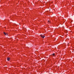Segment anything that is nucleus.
<instances>
[{
  "label": "nucleus",
  "mask_w": 74,
  "mask_h": 74,
  "mask_svg": "<svg viewBox=\"0 0 74 74\" xmlns=\"http://www.w3.org/2000/svg\"><path fill=\"white\" fill-rule=\"evenodd\" d=\"M48 22H49V23H50V21H48Z\"/></svg>",
  "instance_id": "5"
},
{
  "label": "nucleus",
  "mask_w": 74,
  "mask_h": 74,
  "mask_svg": "<svg viewBox=\"0 0 74 74\" xmlns=\"http://www.w3.org/2000/svg\"><path fill=\"white\" fill-rule=\"evenodd\" d=\"M40 36L41 37H42V38H44V37H45V36H44V35H40Z\"/></svg>",
  "instance_id": "1"
},
{
  "label": "nucleus",
  "mask_w": 74,
  "mask_h": 74,
  "mask_svg": "<svg viewBox=\"0 0 74 74\" xmlns=\"http://www.w3.org/2000/svg\"><path fill=\"white\" fill-rule=\"evenodd\" d=\"M4 34L5 35V36H8V34H7L5 32H4Z\"/></svg>",
  "instance_id": "2"
},
{
  "label": "nucleus",
  "mask_w": 74,
  "mask_h": 74,
  "mask_svg": "<svg viewBox=\"0 0 74 74\" xmlns=\"http://www.w3.org/2000/svg\"><path fill=\"white\" fill-rule=\"evenodd\" d=\"M10 58H7V60H8V61H9V60H10Z\"/></svg>",
  "instance_id": "3"
},
{
  "label": "nucleus",
  "mask_w": 74,
  "mask_h": 74,
  "mask_svg": "<svg viewBox=\"0 0 74 74\" xmlns=\"http://www.w3.org/2000/svg\"><path fill=\"white\" fill-rule=\"evenodd\" d=\"M52 55L53 56H54L55 55V53H53Z\"/></svg>",
  "instance_id": "4"
}]
</instances>
